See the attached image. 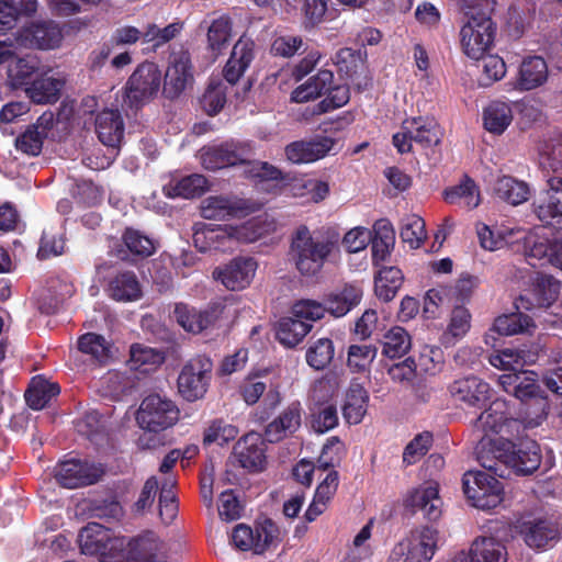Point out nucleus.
I'll return each instance as SVG.
<instances>
[{
	"label": "nucleus",
	"mask_w": 562,
	"mask_h": 562,
	"mask_svg": "<svg viewBox=\"0 0 562 562\" xmlns=\"http://www.w3.org/2000/svg\"><path fill=\"white\" fill-rule=\"evenodd\" d=\"M339 248L340 234L336 228L323 226L311 229L301 224L291 234L289 256L301 276L314 278L339 252Z\"/></svg>",
	"instance_id": "f257e3e1"
},
{
	"label": "nucleus",
	"mask_w": 562,
	"mask_h": 562,
	"mask_svg": "<svg viewBox=\"0 0 562 562\" xmlns=\"http://www.w3.org/2000/svg\"><path fill=\"white\" fill-rule=\"evenodd\" d=\"M470 7L469 20L461 27V46L471 59L479 60L491 48L496 35V24L492 20L495 0H475Z\"/></svg>",
	"instance_id": "f03ea898"
},
{
	"label": "nucleus",
	"mask_w": 562,
	"mask_h": 562,
	"mask_svg": "<svg viewBox=\"0 0 562 562\" xmlns=\"http://www.w3.org/2000/svg\"><path fill=\"white\" fill-rule=\"evenodd\" d=\"M324 97L316 105L315 113L323 114L346 105L350 100L348 85L338 82L334 72L328 69H319L316 75L310 77L304 83L296 87L291 94V100L296 103H305Z\"/></svg>",
	"instance_id": "7ed1b4c3"
},
{
	"label": "nucleus",
	"mask_w": 562,
	"mask_h": 562,
	"mask_svg": "<svg viewBox=\"0 0 562 562\" xmlns=\"http://www.w3.org/2000/svg\"><path fill=\"white\" fill-rule=\"evenodd\" d=\"M77 542L82 554L100 557L102 562H120L124 555L125 538L115 537L110 528L98 522L83 527Z\"/></svg>",
	"instance_id": "20e7f679"
},
{
	"label": "nucleus",
	"mask_w": 562,
	"mask_h": 562,
	"mask_svg": "<svg viewBox=\"0 0 562 562\" xmlns=\"http://www.w3.org/2000/svg\"><path fill=\"white\" fill-rule=\"evenodd\" d=\"M496 452L502 463L521 475H528L537 471L542 460L539 443L528 437H518L517 441H514L512 437L499 441Z\"/></svg>",
	"instance_id": "39448f33"
},
{
	"label": "nucleus",
	"mask_w": 562,
	"mask_h": 562,
	"mask_svg": "<svg viewBox=\"0 0 562 562\" xmlns=\"http://www.w3.org/2000/svg\"><path fill=\"white\" fill-rule=\"evenodd\" d=\"M179 417L180 409L177 404L159 394L147 395L136 413L139 427L149 432H160L171 428Z\"/></svg>",
	"instance_id": "423d86ee"
},
{
	"label": "nucleus",
	"mask_w": 562,
	"mask_h": 562,
	"mask_svg": "<svg viewBox=\"0 0 562 562\" xmlns=\"http://www.w3.org/2000/svg\"><path fill=\"white\" fill-rule=\"evenodd\" d=\"M462 488L472 506L483 510L493 509L503 502V483L491 473L465 472L462 477Z\"/></svg>",
	"instance_id": "0eeeda50"
},
{
	"label": "nucleus",
	"mask_w": 562,
	"mask_h": 562,
	"mask_svg": "<svg viewBox=\"0 0 562 562\" xmlns=\"http://www.w3.org/2000/svg\"><path fill=\"white\" fill-rule=\"evenodd\" d=\"M161 71L155 63L139 64L125 85L124 104L138 110L160 89Z\"/></svg>",
	"instance_id": "6e6552de"
},
{
	"label": "nucleus",
	"mask_w": 562,
	"mask_h": 562,
	"mask_svg": "<svg viewBox=\"0 0 562 562\" xmlns=\"http://www.w3.org/2000/svg\"><path fill=\"white\" fill-rule=\"evenodd\" d=\"M474 429L482 432V439L494 435L501 436V441L519 436L522 423L513 418L504 400L493 401L474 422Z\"/></svg>",
	"instance_id": "1a4fd4ad"
},
{
	"label": "nucleus",
	"mask_w": 562,
	"mask_h": 562,
	"mask_svg": "<svg viewBox=\"0 0 562 562\" xmlns=\"http://www.w3.org/2000/svg\"><path fill=\"white\" fill-rule=\"evenodd\" d=\"M213 370V362L205 355L191 358L178 376V390L181 396L194 402L202 398L207 391Z\"/></svg>",
	"instance_id": "9d476101"
},
{
	"label": "nucleus",
	"mask_w": 562,
	"mask_h": 562,
	"mask_svg": "<svg viewBox=\"0 0 562 562\" xmlns=\"http://www.w3.org/2000/svg\"><path fill=\"white\" fill-rule=\"evenodd\" d=\"M221 302H211L204 310H198L186 303H177L173 314L177 323L188 333L200 334L216 326L224 313Z\"/></svg>",
	"instance_id": "9b49d317"
},
{
	"label": "nucleus",
	"mask_w": 562,
	"mask_h": 562,
	"mask_svg": "<svg viewBox=\"0 0 562 562\" xmlns=\"http://www.w3.org/2000/svg\"><path fill=\"white\" fill-rule=\"evenodd\" d=\"M102 475V469L79 459L61 461L55 468L56 481L66 488H78L95 484Z\"/></svg>",
	"instance_id": "f8f14e48"
},
{
	"label": "nucleus",
	"mask_w": 562,
	"mask_h": 562,
	"mask_svg": "<svg viewBox=\"0 0 562 562\" xmlns=\"http://www.w3.org/2000/svg\"><path fill=\"white\" fill-rule=\"evenodd\" d=\"M193 66L191 56L188 50H180L170 56V61L167 67L162 94L170 100L178 98L189 85H192Z\"/></svg>",
	"instance_id": "ddd939ff"
},
{
	"label": "nucleus",
	"mask_w": 562,
	"mask_h": 562,
	"mask_svg": "<svg viewBox=\"0 0 562 562\" xmlns=\"http://www.w3.org/2000/svg\"><path fill=\"white\" fill-rule=\"evenodd\" d=\"M547 186L546 193L533 203L535 212L544 226L562 231V177H550Z\"/></svg>",
	"instance_id": "4468645a"
},
{
	"label": "nucleus",
	"mask_w": 562,
	"mask_h": 562,
	"mask_svg": "<svg viewBox=\"0 0 562 562\" xmlns=\"http://www.w3.org/2000/svg\"><path fill=\"white\" fill-rule=\"evenodd\" d=\"M250 156V147L239 143H223L202 149L201 162L207 170H218L236 165H246Z\"/></svg>",
	"instance_id": "2eb2a0df"
},
{
	"label": "nucleus",
	"mask_w": 562,
	"mask_h": 562,
	"mask_svg": "<svg viewBox=\"0 0 562 562\" xmlns=\"http://www.w3.org/2000/svg\"><path fill=\"white\" fill-rule=\"evenodd\" d=\"M454 402L467 407L483 408L491 401V386L475 375L454 380L448 387Z\"/></svg>",
	"instance_id": "dca6fc26"
},
{
	"label": "nucleus",
	"mask_w": 562,
	"mask_h": 562,
	"mask_svg": "<svg viewBox=\"0 0 562 562\" xmlns=\"http://www.w3.org/2000/svg\"><path fill=\"white\" fill-rule=\"evenodd\" d=\"M265 440L258 432H249L243 436L234 446L229 459H234L240 468L249 472L263 470L266 463Z\"/></svg>",
	"instance_id": "f3484780"
},
{
	"label": "nucleus",
	"mask_w": 562,
	"mask_h": 562,
	"mask_svg": "<svg viewBox=\"0 0 562 562\" xmlns=\"http://www.w3.org/2000/svg\"><path fill=\"white\" fill-rule=\"evenodd\" d=\"M250 202L234 195H210L201 203V215L206 220H228L248 215Z\"/></svg>",
	"instance_id": "a211bd4d"
},
{
	"label": "nucleus",
	"mask_w": 562,
	"mask_h": 562,
	"mask_svg": "<svg viewBox=\"0 0 562 562\" xmlns=\"http://www.w3.org/2000/svg\"><path fill=\"white\" fill-rule=\"evenodd\" d=\"M335 139L316 136L310 140H294L284 148L286 159L295 165L311 164L323 159L333 149Z\"/></svg>",
	"instance_id": "6ab92c4d"
},
{
	"label": "nucleus",
	"mask_w": 562,
	"mask_h": 562,
	"mask_svg": "<svg viewBox=\"0 0 562 562\" xmlns=\"http://www.w3.org/2000/svg\"><path fill=\"white\" fill-rule=\"evenodd\" d=\"M15 40L29 48L53 49L59 46L63 34L59 26L52 21L37 22L20 30Z\"/></svg>",
	"instance_id": "aec40b11"
},
{
	"label": "nucleus",
	"mask_w": 562,
	"mask_h": 562,
	"mask_svg": "<svg viewBox=\"0 0 562 562\" xmlns=\"http://www.w3.org/2000/svg\"><path fill=\"white\" fill-rule=\"evenodd\" d=\"M256 44L252 38L241 35L234 44L229 58L223 68V77L229 85H235L244 76L255 59Z\"/></svg>",
	"instance_id": "412c9836"
},
{
	"label": "nucleus",
	"mask_w": 562,
	"mask_h": 562,
	"mask_svg": "<svg viewBox=\"0 0 562 562\" xmlns=\"http://www.w3.org/2000/svg\"><path fill=\"white\" fill-rule=\"evenodd\" d=\"M549 78L547 60L539 55L525 56L515 76L514 86L518 91H530L542 87Z\"/></svg>",
	"instance_id": "4be33fe9"
},
{
	"label": "nucleus",
	"mask_w": 562,
	"mask_h": 562,
	"mask_svg": "<svg viewBox=\"0 0 562 562\" xmlns=\"http://www.w3.org/2000/svg\"><path fill=\"white\" fill-rule=\"evenodd\" d=\"M303 408L300 402L290 403L272 422L265 428V439L276 443L295 434L302 424Z\"/></svg>",
	"instance_id": "5701e85b"
},
{
	"label": "nucleus",
	"mask_w": 562,
	"mask_h": 562,
	"mask_svg": "<svg viewBox=\"0 0 562 562\" xmlns=\"http://www.w3.org/2000/svg\"><path fill=\"white\" fill-rule=\"evenodd\" d=\"M161 542L153 531L125 541L124 555L120 562H165L160 555Z\"/></svg>",
	"instance_id": "b1692460"
},
{
	"label": "nucleus",
	"mask_w": 562,
	"mask_h": 562,
	"mask_svg": "<svg viewBox=\"0 0 562 562\" xmlns=\"http://www.w3.org/2000/svg\"><path fill=\"white\" fill-rule=\"evenodd\" d=\"M257 262L252 258L237 257L214 276L222 281L228 290L236 291L245 289L252 280Z\"/></svg>",
	"instance_id": "393cba45"
},
{
	"label": "nucleus",
	"mask_w": 562,
	"mask_h": 562,
	"mask_svg": "<svg viewBox=\"0 0 562 562\" xmlns=\"http://www.w3.org/2000/svg\"><path fill=\"white\" fill-rule=\"evenodd\" d=\"M520 533L526 544L535 549L553 547L560 540V530L555 522L549 519H535L522 524Z\"/></svg>",
	"instance_id": "a878e982"
},
{
	"label": "nucleus",
	"mask_w": 562,
	"mask_h": 562,
	"mask_svg": "<svg viewBox=\"0 0 562 562\" xmlns=\"http://www.w3.org/2000/svg\"><path fill=\"white\" fill-rule=\"evenodd\" d=\"M405 504L406 507L412 508L413 513L423 512L429 521L438 520L442 513V501L436 483L414 490L406 498Z\"/></svg>",
	"instance_id": "bb28decb"
},
{
	"label": "nucleus",
	"mask_w": 562,
	"mask_h": 562,
	"mask_svg": "<svg viewBox=\"0 0 562 562\" xmlns=\"http://www.w3.org/2000/svg\"><path fill=\"white\" fill-rule=\"evenodd\" d=\"M506 548L494 538L475 539L469 552H460L454 562H506Z\"/></svg>",
	"instance_id": "cd10ccee"
},
{
	"label": "nucleus",
	"mask_w": 562,
	"mask_h": 562,
	"mask_svg": "<svg viewBox=\"0 0 562 562\" xmlns=\"http://www.w3.org/2000/svg\"><path fill=\"white\" fill-rule=\"evenodd\" d=\"M95 133L99 140L109 147H116L124 137V122L119 110L105 109L97 114Z\"/></svg>",
	"instance_id": "c85d7f7f"
},
{
	"label": "nucleus",
	"mask_w": 562,
	"mask_h": 562,
	"mask_svg": "<svg viewBox=\"0 0 562 562\" xmlns=\"http://www.w3.org/2000/svg\"><path fill=\"white\" fill-rule=\"evenodd\" d=\"M362 296L360 285L347 283L325 297L327 312L334 317H342L360 304Z\"/></svg>",
	"instance_id": "c756f323"
},
{
	"label": "nucleus",
	"mask_w": 562,
	"mask_h": 562,
	"mask_svg": "<svg viewBox=\"0 0 562 562\" xmlns=\"http://www.w3.org/2000/svg\"><path fill=\"white\" fill-rule=\"evenodd\" d=\"M59 393L60 386L57 382H52L44 376L37 375L31 380L24 397L30 408L41 411L49 406Z\"/></svg>",
	"instance_id": "7c9ffc66"
},
{
	"label": "nucleus",
	"mask_w": 562,
	"mask_h": 562,
	"mask_svg": "<svg viewBox=\"0 0 562 562\" xmlns=\"http://www.w3.org/2000/svg\"><path fill=\"white\" fill-rule=\"evenodd\" d=\"M369 402V393L366 387L357 382L350 383L341 407L342 417L349 425H358L362 422Z\"/></svg>",
	"instance_id": "2f4dec72"
},
{
	"label": "nucleus",
	"mask_w": 562,
	"mask_h": 562,
	"mask_svg": "<svg viewBox=\"0 0 562 562\" xmlns=\"http://www.w3.org/2000/svg\"><path fill=\"white\" fill-rule=\"evenodd\" d=\"M443 200L449 204L471 210L480 204V191L475 181L464 175L459 184L443 191Z\"/></svg>",
	"instance_id": "473e14b6"
},
{
	"label": "nucleus",
	"mask_w": 562,
	"mask_h": 562,
	"mask_svg": "<svg viewBox=\"0 0 562 562\" xmlns=\"http://www.w3.org/2000/svg\"><path fill=\"white\" fill-rule=\"evenodd\" d=\"M108 291L110 296L119 302H132L142 296V289L136 274L133 271H123L114 276Z\"/></svg>",
	"instance_id": "72a5a7b5"
},
{
	"label": "nucleus",
	"mask_w": 562,
	"mask_h": 562,
	"mask_svg": "<svg viewBox=\"0 0 562 562\" xmlns=\"http://www.w3.org/2000/svg\"><path fill=\"white\" fill-rule=\"evenodd\" d=\"M38 59L35 56L12 58L8 67V79L14 89L30 86L37 77Z\"/></svg>",
	"instance_id": "f704fd0d"
},
{
	"label": "nucleus",
	"mask_w": 562,
	"mask_h": 562,
	"mask_svg": "<svg viewBox=\"0 0 562 562\" xmlns=\"http://www.w3.org/2000/svg\"><path fill=\"white\" fill-rule=\"evenodd\" d=\"M312 325L299 317H282L277 325L276 337L288 348L297 346L311 331Z\"/></svg>",
	"instance_id": "c9c22d12"
},
{
	"label": "nucleus",
	"mask_w": 562,
	"mask_h": 562,
	"mask_svg": "<svg viewBox=\"0 0 562 562\" xmlns=\"http://www.w3.org/2000/svg\"><path fill=\"white\" fill-rule=\"evenodd\" d=\"M207 189V180L204 176L193 173L186 176L182 179L170 182L164 187V193L166 196L193 199L201 196Z\"/></svg>",
	"instance_id": "e433bc0d"
},
{
	"label": "nucleus",
	"mask_w": 562,
	"mask_h": 562,
	"mask_svg": "<svg viewBox=\"0 0 562 562\" xmlns=\"http://www.w3.org/2000/svg\"><path fill=\"white\" fill-rule=\"evenodd\" d=\"M537 355L521 348H505L495 355H491L490 363L502 370L522 371L526 364L536 361Z\"/></svg>",
	"instance_id": "4c0bfd02"
},
{
	"label": "nucleus",
	"mask_w": 562,
	"mask_h": 562,
	"mask_svg": "<svg viewBox=\"0 0 562 562\" xmlns=\"http://www.w3.org/2000/svg\"><path fill=\"white\" fill-rule=\"evenodd\" d=\"M64 82L53 77H36L32 83L25 88L30 99L34 103L47 104L54 103L59 99Z\"/></svg>",
	"instance_id": "58836bf2"
},
{
	"label": "nucleus",
	"mask_w": 562,
	"mask_h": 562,
	"mask_svg": "<svg viewBox=\"0 0 562 562\" xmlns=\"http://www.w3.org/2000/svg\"><path fill=\"white\" fill-rule=\"evenodd\" d=\"M512 121V108L505 102L492 101L483 111V125L486 131L495 135L503 134Z\"/></svg>",
	"instance_id": "ea45409f"
},
{
	"label": "nucleus",
	"mask_w": 562,
	"mask_h": 562,
	"mask_svg": "<svg viewBox=\"0 0 562 562\" xmlns=\"http://www.w3.org/2000/svg\"><path fill=\"white\" fill-rule=\"evenodd\" d=\"M165 361L164 352L144 346L142 344H134L130 349V366L131 369L140 371V372H149L155 370Z\"/></svg>",
	"instance_id": "a19ab883"
},
{
	"label": "nucleus",
	"mask_w": 562,
	"mask_h": 562,
	"mask_svg": "<svg viewBox=\"0 0 562 562\" xmlns=\"http://www.w3.org/2000/svg\"><path fill=\"white\" fill-rule=\"evenodd\" d=\"M403 279L402 270L397 267L382 268L379 271L374 283V292L376 296L384 302L392 301L398 289L402 286Z\"/></svg>",
	"instance_id": "79ce46f5"
},
{
	"label": "nucleus",
	"mask_w": 562,
	"mask_h": 562,
	"mask_svg": "<svg viewBox=\"0 0 562 562\" xmlns=\"http://www.w3.org/2000/svg\"><path fill=\"white\" fill-rule=\"evenodd\" d=\"M494 192L501 200L512 205H518L527 201L529 188L524 181H519L510 176H503L496 180Z\"/></svg>",
	"instance_id": "37998d69"
},
{
	"label": "nucleus",
	"mask_w": 562,
	"mask_h": 562,
	"mask_svg": "<svg viewBox=\"0 0 562 562\" xmlns=\"http://www.w3.org/2000/svg\"><path fill=\"white\" fill-rule=\"evenodd\" d=\"M401 128H409L415 143L427 148L440 143L439 134L436 130V124L427 119L412 117L402 123Z\"/></svg>",
	"instance_id": "c03bdc74"
},
{
	"label": "nucleus",
	"mask_w": 562,
	"mask_h": 562,
	"mask_svg": "<svg viewBox=\"0 0 562 562\" xmlns=\"http://www.w3.org/2000/svg\"><path fill=\"white\" fill-rule=\"evenodd\" d=\"M78 349L82 353L91 356L99 363H105L111 358V342L102 335L86 333L78 338Z\"/></svg>",
	"instance_id": "a18cd8bd"
},
{
	"label": "nucleus",
	"mask_w": 562,
	"mask_h": 562,
	"mask_svg": "<svg viewBox=\"0 0 562 562\" xmlns=\"http://www.w3.org/2000/svg\"><path fill=\"white\" fill-rule=\"evenodd\" d=\"M232 20L227 15L214 19L207 26V48L218 55L232 36Z\"/></svg>",
	"instance_id": "49530a36"
},
{
	"label": "nucleus",
	"mask_w": 562,
	"mask_h": 562,
	"mask_svg": "<svg viewBox=\"0 0 562 562\" xmlns=\"http://www.w3.org/2000/svg\"><path fill=\"white\" fill-rule=\"evenodd\" d=\"M530 327H535V323L529 315L522 312L501 315L495 318L493 324L494 330L503 336L517 335Z\"/></svg>",
	"instance_id": "de8ad7c7"
},
{
	"label": "nucleus",
	"mask_w": 562,
	"mask_h": 562,
	"mask_svg": "<svg viewBox=\"0 0 562 562\" xmlns=\"http://www.w3.org/2000/svg\"><path fill=\"white\" fill-rule=\"evenodd\" d=\"M36 7V0H0V30L11 29L20 14L35 13Z\"/></svg>",
	"instance_id": "09e8293b"
},
{
	"label": "nucleus",
	"mask_w": 562,
	"mask_h": 562,
	"mask_svg": "<svg viewBox=\"0 0 562 562\" xmlns=\"http://www.w3.org/2000/svg\"><path fill=\"white\" fill-rule=\"evenodd\" d=\"M521 405V412L524 413L521 430H525L526 428H535L541 425V423L547 418L550 408L546 393L540 396H536V398H531Z\"/></svg>",
	"instance_id": "8fccbe9b"
},
{
	"label": "nucleus",
	"mask_w": 562,
	"mask_h": 562,
	"mask_svg": "<svg viewBox=\"0 0 562 562\" xmlns=\"http://www.w3.org/2000/svg\"><path fill=\"white\" fill-rule=\"evenodd\" d=\"M122 240L127 250L136 257L147 258L155 254L156 244L140 231L127 227L122 234Z\"/></svg>",
	"instance_id": "3c124183"
},
{
	"label": "nucleus",
	"mask_w": 562,
	"mask_h": 562,
	"mask_svg": "<svg viewBox=\"0 0 562 562\" xmlns=\"http://www.w3.org/2000/svg\"><path fill=\"white\" fill-rule=\"evenodd\" d=\"M378 355V347L374 345H350L347 355V367L351 372L361 373L367 371Z\"/></svg>",
	"instance_id": "603ef678"
},
{
	"label": "nucleus",
	"mask_w": 562,
	"mask_h": 562,
	"mask_svg": "<svg viewBox=\"0 0 562 562\" xmlns=\"http://www.w3.org/2000/svg\"><path fill=\"white\" fill-rule=\"evenodd\" d=\"M334 342L329 338H319L306 350V362L315 370H324L334 358Z\"/></svg>",
	"instance_id": "864d4df0"
},
{
	"label": "nucleus",
	"mask_w": 562,
	"mask_h": 562,
	"mask_svg": "<svg viewBox=\"0 0 562 562\" xmlns=\"http://www.w3.org/2000/svg\"><path fill=\"white\" fill-rule=\"evenodd\" d=\"M561 284L552 276H540L533 283V299L538 306L547 308L551 306L559 296Z\"/></svg>",
	"instance_id": "5fc2aeb1"
},
{
	"label": "nucleus",
	"mask_w": 562,
	"mask_h": 562,
	"mask_svg": "<svg viewBox=\"0 0 562 562\" xmlns=\"http://www.w3.org/2000/svg\"><path fill=\"white\" fill-rule=\"evenodd\" d=\"M384 338L383 355L387 358H401L411 348V336L403 327L391 328Z\"/></svg>",
	"instance_id": "6e6d98bb"
},
{
	"label": "nucleus",
	"mask_w": 562,
	"mask_h": 562,
	"mask_svg": "<svg viewBox=\"0 0 562 562\" xmlns=\"http://www.w3.org/2000/svg\"><path fill=\"white\" fill-rule=\"evenodd\" d=\"M255 554L265 553L271 546H278L282 541L278 525L271 518H265L256 526Z\"/></svg>",
	"instance_id": "4d7b16f0"
},
{
	"label": "nucleus",
	"mask_w": 562,
	"mask_h": 562,
	"mask_svg": "<svg viewBox=\"0 0 562 562\" xmlns=\"http://www.w3.org/2000/svg\"><path fill=\"white\" fill-rule=\"evenodd\" d=\"M482 74L479 77V83L482 87H490L494 82L499 81L506 75V63L498 55H486L481 57Z\"/></svg>",
	"instance_id": "13d9d810"
},
{
	"label": "nucleus",
	"mask_w": 562,
	"mask_h": 562,
	"mask_svg": "<svg viewBox=\"0 0 562 562\" xmlns=\"http://www.w3.org/2000/svg\"><path fill=\"white\" fill-rule=\"evenodd\" d=\"M400 237L402 241L408 244L412 249L420 247L422 243L427 237L424 220L415 214L404 218L400 229Z\"/></svg>",
	"instance_id": "bf43d9fd"
},
{
	"label": "nucleus",
	"mask_w": 562,
	"mask_h": 562,
	"mask_svg": "<svg viewBox=\"0 0 562 562\" xmlns=\"http://www.w3.org/2000/svg\"><path fill=\"white\" fill-rule=\"evenodd\" d=\"M238 428L222 419L214 420L204 432V445H227L238 436Z\"/></svg>",
	"instance_id": "052dcab7"
},
{
	"label": "nucleus",
	"mask_w": 562,
	"mask_h": 562,
	"mask_svg": "<svg viewBox=\"0 0 562 562\" xmlns=\"http://www.w3.org/2000/svg\"><path fill=\"white\" fill-rule=\"evenodd\" d=\"M526 255L529 259V263L536 267V262L531 261L536 260H547L551 262V254L553 252V239H549L546 237L530 235L527 237L526 243Z\"/></svg>",
	"instance_id": "680f3d73"
},
{
	"label": "nucleus",
	"mask_w": 562,
	"mask_h": 562,
	"mask_svg": "<svg viewBox=\"0 0 562 562\" xmlns=\"http://www.w3.org/2000/svg\"><path fill=\"white\" fill-rule=\"evenodd\" d=\"M204 227L210 250L224 252L234 249L237 239L226 228L213 224H204Z\"/></svg>",
	"instance_id": "e2e57ef3"
},
{
	"label": "nucleus",
	"mask_w": 562,
	"mask_h": 562,
	"mask_svg": "<svg viewBox=\"0 0 562 562\" xmlns=\"http://www.w3.org/2000/svg\"><path fill=\"white\" fill-rule=\"evenodd\" d=\"M46 135L29 126L21 135L15 138V148L29 156H38L42 151Z\"/></svg>",
	"instance_id": "0e129e2a"
},
{
	"label": "nucleus",
	"mask_w": 562,
	"mask_h": 562,
	"mask_svg": "<svg viewBox=\"0 0 562 562\" xmlns=\"http://www.w3.org/2000/svg\"><path fill=\"white\" fill-rule=\"evenodd\" d=\"M246 173L249 178L258 180L259 183L282 182L284 180L283 172L276 166L267 161H249Z\"/></svg>",
	"instance_id": "69168bd1"
},
{
	"label": "nucleus",
	"mask_w": 562,
	"mask_h": 562,
	"mask_svg": "<svg viewBox=\"0 0 562 562\" xmlns=\"http://www.w3.org/2000/svg\"><path fill=\"white\" fill-rule=\"evenodd\" d=\"M530 25L527 12L516 5H510L506 18V32L513 40H519Z\"/></svg>",
	"instance_id": "338daca9"
},
{
	"label": "nucleus",
	"mask_w": 562,
	"mask_h": 562,
	"mask_svg": "<svg viewBox=\"0 0 562 562\" xmlns=\"http://www.w3.org/2000/svg\"><path fill=\"white\" fill-rule=\"evenodd\" d=\"M541 164L554 173L562 170V137L549 139L540 154Z\"/></svg>",
	"instance_id": "774afa93"
}]
</instances>
